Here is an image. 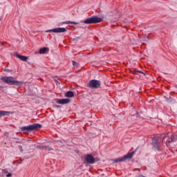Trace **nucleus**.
<instances>
[{
    "instance_id": "7",
    "label": "nucleus",
    "mask_w": 177,
    "mask_h": 177,
    "mask_svg": "<svg viewBox=\"0 0 177 177\" xmlns=\"http://www.w3.org/2000/svg\"><path fill=\"white\" fill-rule=\"evenodd\" d=\"M152 146L154 147L155 150H158V151H161V148H160L158 140H157V138L156 137H153L152 138Z\"/></svg>"
},
{
    "instance_id": "14",
    "label": "nucleus",
    "mask_w": 177,
    "mask_h": 177,
    "mask_svg": "<svg viewBox=\"0 0 177 177\" xmlns=\"http://www.w3.org/2000/svg\"><path fill=\"white\" fill-rule=\"evenodd\" d=\"M66 97H73L74 96V93L73 91H68L66 93Z\"/></svg>"
},
{
    "instance_id": "15",
    "label": "nucleus",
    "mask_w": 177,
    "mask_h": 177,
    "mask_svg": "<svg viewBox=\"0 0 177 177\" xmlns=\"http://www.w3.org/2000/svg\"><path fill=\"white\" fill-rule=\"evenodd\" d=\"M41 149L43 150H46L47 151H50L52 150V147H46V146H44V147H41Z\"/></svg>"
},
{
    "instance_id": "11",
    "label": "nucleus",
    "mask_w": 177,
    "mask_h": 177,
    "mask_svg": "<svg viewBox=\"0 0 177 177\" xmlns=\"http://www.w3.org/2000/svg\"><path fill=\"white\" fill-rule=\"evenodd\" d=\"M10 114H13V112L0 111V118H2V117H5V115H9Z\"/></svg>"
},
{
    "instance_id": "12",
    "label": "nucleus",
    "mask_w": 177,
    "mask_h": 177,
    "mask_svg": "<svg viewBox=\"0 0 177 177\" xmlns=\"http://www.w3.org/2000/svg\"><path fill=\"white\" fill-rule=\"evenodd\" d=\"M16 57H17L18 59H20V60H22V62H27V60L28 59V57H26L24 55H20L19 54L16 55Z\"/></svg>"
},
{
    "instance_id": "19",
    "label": "nucleus",
    "mask_w": 177,
    "mask_h": 177,
    "mask_svg": "<svg viewBox=\"0 0 177 177\" xmlns=\"http://www.w3.org/2000/svg\"><path fill=\"white\" fill-rule=\"evenodd\" d=\"M19 149L21 153H23V147L21 145L19 146Z\"/></svg>"
},
{
    "instance_id": "13",
    "label": "nucleus",
    "mask_w": 177,
    "mask_h": 177,
    "mask_svg": "<svg viewBox=\"0 0 177 177\" xmlns=\"http://www.w3.org/2000/svg\"><path fill=\"white\" fill-rule=\"evenodd\" d=\"M46 50H48V48H41L39 49V53L40 55H44L45 53H46Z\"/></svg>"
},
{
    "instance_id": "23",
    "label": "nucleus",
    "mask_w": 177,
    "mask_h": 177,
    "mask_svg": "<svg viewBox=\"0 0 177 177\" xmlns=\"http://www.w3.org/2000/svg\"><path fill=\"white\" fill-rule=\"evenodd\" d=\"M55 107H59V105H56Z\"/></svg>"
},
{
    "instance_id": "17",
    "label": "nucleus",
    "mask_w": 177,
    "mask_h": 177,
    "mask_svg": "<svg viewBox=\"0 0 177 177\" xmlns=\"http://www.w3.org/2000/svg\"><path fill=\"white\" fill-rule=\"evenodd\" d=\"M136 73H139L140 74H145V73H143L142 71H134L133 72V74H136Z\"/></svg>"
},
{
    "instance_id": "22",
    "label": "nucleus",
    "mask_w": 177,
    "mask_h": 177,
    "mask_svg": "<svg viewBox=\"0 0 177 177\" xmlns=\"http://www.w3.org/2000/svg\"><path fill=\"white\" fill-rule=\"evenodd\" d=\"M3 172H4L5 174H7V172H8V169H3Z\"/></svg>"
},
{
    "instance_id": "3",
    "label": "nucleus",
    "mask_w": 177,
    "mask_h": 177,
    "mask_svg": "<svg viewBox=\"0 0 177 177\" xmlns=\"http://www.w3.org/2000/svg\"><path fill=\"white\" fill-rule=\"evenodd\" d=\"M103 19L99 18L97 16H93L88 19L84 21V24H95L96 23H102Z\"/></svg>"
},
{
    "instance_id": "21",
    "label": "nucleus",
    "mask_w": 177,
    "mask_h": 177,
    "mask_svg": "<svg viewBox=\"0 0 177 177\" xmlns=\"http://www.w3.org/2000/svg\"><path fill=\"white\" fill-rule=\"evenodd\" d=\"M73 66H77V62L75 61H73Z\"/></svg>"
},
{
    "instance_id": "2",
    "label": "nucleus",
    "mask_w": 177,
    "mask_h": 177,
    "mask_svg": "<svg viewBox=\"0 0 177 177\" xmlns=\"http://www.w3.org/2000/svg\"><path fill=\"white\" fill-rule=\"evenodd\" d=\"M133 154H135V151L129 153L122 157L113 159L112 161H113V162H115V164H117L118 162H124V161H125V160H131V158H132V157H133Z\"/></svg>"
},
{
    "instance_id": "8",
    "label": "nucleus",
    "mask_w": 177,
    "mask_h": 177,
    "mask_svg": "<svg viewBox=\"0 0 177 177\" xmlns=\"http://www.w3.org/2000/svg\"><path fill=\"white\" fill-rule=\"evenodd\" d=\"M176 140H177L176 136L171 135V136H170L169 139L166 141V145L167 146H169V145H171V143H175V142H176Z\"/></svg>"
},
{
    "instance_id": "9",
    "label": "nucleus",
    "mask_w": 177,
    "mask_h": 177,
    "mask_svg": "<svg viewBox=\"0 0 177 177\" xmlns=\"http://www.w3.org/2000/svg\"><path fill=\"white\" fill-rule=\"evenodd\" d=\"M85 160L88 164H95V158L91 154L86 155Z\"/></svg>"
},
{
    "instance_id": "6",
    "label": "nucleus",
    "mask_w": 177,
    "mask_h": 177,
    "mask_svg": "<svg viewBox=\"0 0 177 177\" xmlns=\"http://www.w3.org/2000/svg\"><path fill=\"white\" fill-rule=\"evenodd\" d=\"M67 30H66V28H55L53 29H50L46 30V32H55V33H59V32H66Z\"/></svg>"
},
{
    "instance_id": "10",
    "label": "nucleus",
    "mask_w": 177,
    "mask_h": 177,
    "mask_svg": "<svg viewBox=\"0 0 177 177\" xmlns=\"http://www.w3.org/2000/svg\"><path fill=\"white\" fill-rule=\"evenodd\" d=\"M57 104H67L68 103H70V99L66 98V99H61L58 100L57 101Z\"/></svg>"
},
{
    "instance_id": "1",
    "label": "nucleus",
    "mask_w": 177,
    "mask_h": 177,
    "mask_svg": "<svg viewBox=\"0 0 177 177\" xmlns=\"http://www.w3.org/2000/svg\"><path fill=\"white\" fill-rule=\"evenodd\" d=\"M1 80L8 85H21L23 84L21 82L15 80V77L12 76H4L1 77Z\"/></svg>"
},
{
    "instance_id": "16",
    "label": "nucleus",
    "mask_w": 177,
    "mask_h": 177,
    "mask_svg": "<svg viewBox=\"0 0 177 177\" xmlns=\"http://www.w3.org/2000/svg\"><path fill=\"white\" fill-rule=\"evenodd\" d=\"M64 23V24H75V26H77V24H78V22H74V21H68Z\"/></svg>"
},
{
    "instance_id": "18",
    "label": "nucleus",
    "mask_w": 177,
    "mask_h": 177,
    "mask_svg": "<svg viewBox=\"0 0 177 177\" xmlns=\"http://www.w3.org/2000/svg\"><path fill=\"white\" fill-rule=\"evenodd\" d=\"M167 136H168V133H167V134H162L160 136V139H164V138H167Z\"/></svg>"
},
{
    "instance_id": "4",
    "label": "nucleus",
    "mask_w": 177,
    "mask_h": 177,
    "mask_svg": "<svg viewBox=\"0 0 177 177\" xmlns=\"http://www.w3.org/2000/svg\"><path fill=\"white\" fill-rule=\"evenodd\" d=\"M41 125L40 124H33L29 126H25L21 127V131H28L30 132L31 131H37V129H41Z\"/></svg>"
},
{
    "instance_id": "5",
    "label": "nucleus",
    "mask_w": 177,
    "mask_h": 177,
    "mask_svg": "<svg viewBox=\"0 0 177 177\" xmlns=\"http://www.w3.org/2000/svg\"><path fill=\"white\" fill-rule=\"evenodd\" d=\"M87 86L90 88V89H97L100 86V81L92 80L88 82Z\"/></svg>"
},
{
    "instance_id": "20",
    "label": "nucleus",
    "mask_w": 177,
    "mask_h": 177,
    "mask_svg": "<svg viewBox=\"0 0 177 177\" xmlns=\"http://www.w3.org/2000/svg\"><path fill=\"white\" fill-rule=\"evenodd\" d=\"M6 177H12V174H11V173H8V174L6 175Z\"/></svg>"
}]
</instances>
